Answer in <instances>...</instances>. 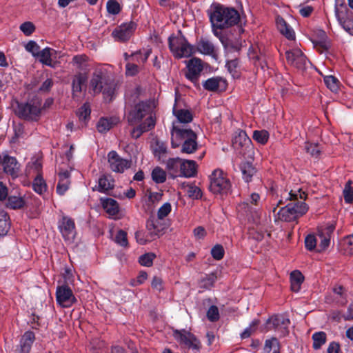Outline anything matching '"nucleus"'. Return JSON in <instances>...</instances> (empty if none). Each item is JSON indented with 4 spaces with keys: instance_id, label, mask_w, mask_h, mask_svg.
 I'll list each match as a JSON object with an SVG mask.
<instances>
[{
    "instance_id": "f257e3e1",
    "label": "nucleus",
    "mask_w": 353,
    "mask_h": 353,
    "mask_svg": "<svg viewBox=\"0 0 353 353\" xmlns=\"http://www.w3.org/2000/svg\"><path fill=\"white\" fill-rule=\"evenodd\" d=\"M210 20L213 29H225L234 26L240 21V14L234 8L216 3L212 6Z\"/></svg>"
},
{
    "instance_id": "f03ea898",
    "label": "nucleus",
    "mask_w": 353,
    "mask_h": 353,
    "mask_svg": "<svg viewBox=\"0 0 353 353\" xmlns=\"http://www.w3.org/2000/svg\"><path fill=\"white\" fill-rule=\"evenodd\" d=\"M171 145L173 148L181 145L182 153L192 154L198 149L197 135L190 128H181L173 123L171 129Z\"/></svg>"
},
{
    "instance_id": "7ed1b4c3",
    "label": "nucleus",
    "mask_w": 353,
    "mask_h": 353,
    "mask_svg": "<svg viewBox=\"0 0 353 353\" xmlns=\"http://www.w3.org/2000/svg\"><path fill=\"white\" fill-rule=\"evenodd\" d=\"M14 114L20 119L28 121H38L42 114L41 99L35 97L26 103L17 102Z\"/></svg>"
},
{
    "instance_id": "20e7f679",
    "label": "nucleus",
    "mask_w": 353,
    "mask_h": 353,
    "mask_svg": "<svg viewBox=\"0 0 353 353\" xmlns=\"http://www.w3.org/2000/svg\"><path fill=\"white\" fill-rule=\"evenodd\" d=\"M90 88L94 94L102 92L104 98L111 101L115 93L116 84L101 72H94L90 80Z\"/></svg>"
},
{
    "instance_id": "39448f33",
    "label": "nucleus",
    "mask_w": 353,
    "mask_h": 353,
    "mask_svg": "<svg viewBox=\"0 0 353 353\" xmlns=\"http://www.w3.org/2000/svg\"><path fill=\"white\" fill-rule=\"evenodd\" d=\"M168 44L170 51L177 59L189 57L193 53L192 46L188 42L181 30L176 34L169 37Z\"/></svg>"
},
{
    "instance_id": "423d86ee",
    "label": "nucleus",
    "mask_w": 353,
    "mask_h": 353,
    "mask_svg": "<svg viewBox=\"0 0 353 353\" xmlns=\"http://www.w3.org/2000/svg\"><path fill=\"white\" fill-rule=\"evenodd\" d=\"M210 190L214 194H228L231 183L223 170L216 169L210 175Z\"/></svg>"
},
{
    "instance_id": "0eeeda50",
    "label": "nucleus",
    "mask_w": 353,
    "mask_h": 353,
    "mask_svg": "<svg viewBox=\"0 0 353 353\" xmlns=\"http://www.w3.org/2000/svg\"><path fill=\"white\" fill-rule=\"evenodd\" d=\"M307 197L305 192H302L299 189L296 192L291 190L289 192H285L284 195L281 196V199L279 201L276 206L274 208L273 212H275L277 207L279 205L284 204L285 201H290L289 205L293 207L294 210H299L300 207L303 205H307L304 201Z\"/></svg>"
},
{
    "instance_id": "6e6552de",
    "label": "nucleus",
    "mask_w": 353,
    "mask_h": 353,
    "mask_svg": "<svg viewBox=\"0 0 353 353\" xmlns=\"http://www.w3.org/2000/svg\"><path fill=\"white\" fill-rule=\"evenodd\" d=\"M234 149L241 155H246L252 150V141L243 130H238L232 139Z\"/></svg>"
},
{
    "instance_id": "1a4fd4ad",
    "label": "nucleus",
    "mask_w": 353,
    "mask_h": 353,
    "mask_svg": "<svg viewBox=\"0 0 353 353\" xmlns=\"http://www.w3.org/2000/svg\"><path fill=\"white\" fill-rule=\"evenodd\" d=\"M152 107L150 102L141 101L135 105L131 110H130L127 119L130 125H134L139 122L144 117L150 114Z\"/></svg>"
},
{
    "instance_id": "9d476101",
    "label": "nucleus",
    "mask_w": 353,
    "mask_h": 353,
    "mask_svg": "<svg viewBox=\"0 0 353 353\" xmlns=\"http://www.w3.org/2000/svg\"><path fill=\"white\" fill-rule=\"evenodd\" d=\"M174 339L189 349L199 350L201 347V343L199 340L190 332L185 330H174L173 331Z\"/></svg>"
},
{
    "instance_id": "9b49d317",
    "label": "nucleus",
    "mask_w": 353,
    "mask_h": 353,
    "mask_svg": "<svg viewBox=\"0 0 353 353\" xmlns=\"http://www.w3.org/2000/svg\"><path fill=\"white\" fill-rule=\"evenodd\" d=\"M308 210L307 205H303L300 207L299 210H294L289 203L285 206L282 207L278 212L279 218L283 221L290 222L296 220L300 216L305 214Z\"/></svg>"
},
{
    "instance_id": "f8f14e48",
    "label": "nucleus",
    "mask_w": 353,
    "mask_h": 353,
    "mask_svg": "<svg viewBox=\"0 0 353 353\" xmlns=\"http://www.w3.org/2000/svg\"><path fill=\"white\" fill-rule=\"evenodd\" d=\"M56 299L57 303L63 307H69L77 301L72 290L68 285L57 287Z\"/></svg>"
},
{
    "instance_id": "ddd939ff",
    "label": "nucleus",
    "mask_w": 353,
    "mask_h": 353,
    "mask_svg": "<svg viewBox=\"0 0 353 353\" xmlns=\"http://www.w3.org/2000/svg\"><path fill=\"white\" fill-rule=\"evenodd\" d=\"M266 323L269 329H274L278 331L282 336H285L289 332L290 319L281 314L272 316L267 321Z\"/></svg>"
},
{
    "instance_id": "4468645a",
    "label": "nucleus",
    "mask_w": 353,
    "mask_h": 353,
    "mask_svg": "<svg viewBox=\"0 0 353 353\" xmlns=\"http://www.w3.org/2000/svg\"><path fill=\"white\" fill-rule=\"evenodd\" d=\"M108 157L110 167L113 172L123 173L125 170L131 167L132 161L120 157L115 151H110Z\"/></svg>"
},
{
    "instance_id": "2eb2a0df",
    "label": "nucleus",
    "mask_w": 353,
    "mask_h": 353,
    "mask_svg": "<svg viewBox=\"0 0 353 353\" xmlns=\"http://www.w3.org/2000/svg\"><path fill=\"white\" fill-rule=\"evenodd\" d=\"M285 57L288 64L299 70H304L307 64V58L300 49L287 50Z\"/></svg>"
},
{
    "instance_id": "dca6fc26",
    "label": "nucleus",
    "mask_w": 353,
    "mask_h": 353,
    "mask_svg": "<svg viewBox=\"0 0 353 353\" xmlns=\"http://www.w3.org/2000/svg\"><path fill=\"white\" fill-rule=\"evenodd\" d=\"M136 27L137 24L133 21L122 23L112 32V35L117 41H126L131 37Z\"/></svg>"
},
{
    "instance_id": "f3484780",
    "label": "nucleus",
    "mask_w": 353,
    "mask_h": 353,
    "mask_svg": "<svg viewBox=\"0 0 353 353\" xmlns=\"http://www.w3.org/2000/svg\"><path fill=\"white\" fill-rule=\"evenodd\" d=\"M202 70L203 65L201 60L197 58H193L190 59L188 63V72L185 74V77L195 85H199V77Z\"/></svg>"
},
{
    "instance_id": "a211bd4d",
    "label": "nucleus",
    "mask_w": 353,
    "mask_h": 353,
    "mask_svg": "<svg viewBox=\"0 0 353 353\" xmlns=\"http://www.w3.org/2000/svg\"><path fill=\"white\" fill-rule=\"evenodd\" d=\"M0 163L2 164L3 172L14 178L17 177L19 172L20 165L16 158L5 154H3V158H0Z\"/></svg>"
},
{
    "instance_id": "6ab92c4d",
    "label": "nucleus",
    "mask_w": 353,
    "mask_h": 353,
    "mask_svg": "<svg viewBox=\"0 0 353 353\" xmlns=\"http://www.w3.org/2000/svg\"><path fill=\"white\" fill-rule=\"evenodd\" d=\"M59 229L65 240H71L75 236V224L74 221L66 216L62 217L59 223Z\"/></svg>"
},
{
    "instance_id": "aec40b11",
    "label": "nucleus",
    "mask_w": 353,
    "mask_h": 353,
    "mask_svg": "<svg viewBox=\"0 0 353 353\" xmlns=\"http://www.w3.org/2000/svg\"><path fill=\"white\" fill-rule=\"evenodd\" d=\"M205 90L210 92H223L227 88L228 83L225 79L221 77L209 78L203 82Z\"/></svg>"
},
{
    "instance_id": "412c9836",
    "label": "nucleus",
    "mask_w": 353,
    "mask_h": 353,
    "mask_svg": "<svg viewBox=\"0 0 353 353\" xmlns=\"http://www.w3.org/2000/svg\"><path fill=\"white\" fill-rule=\"evenodd\" d=\"M34 339L35 336L32 332H26L20 340L19 345L15 349L14 353H29Z\"/></svg>"
},
{
    "instance_id": "4be33fe9",
    "label": "nucleus",
    "mask_w": 353,
    "mask_h": 353,
    "mask_svg": "<svg viewBox=\"0 0 353 353\" xmlns=\"http://www.w3.org/2000/svg\"><path fill=\"white\" fill-rule=\"evenodd\" d=\"M155 125V121L150 114L142 123L134 128L130 132V135L133 139H139L143 132L152 129Z\"/></svg>"
},
{
    "instance_id": "5701e85b",
    "label": "nucleus",
    "mask_w": 353,
    "mask_h": 353,
    "mask_svg": "<svg viewBox=\"0 0 353 353\" xmlns=\"http://www.w3.org/2000/svg\"><path fill=\"white\" fill-rule=\"evenodd\" d=\"M146 228L148 231V236L151 239L159 237L163 234L165 227L158 220L154 218H149L146 223Z\"/></svg>"
},
{
    "instance_id": "b1692460",
    "label": "nucleus",
    "mask_w": 353,
    "mask_h": 353,
    "mask_svg": "<svg viewBox=\"0 0 353 353\" xmlns=\"http://www.w3.org/2000/svg\"><path fill=\"white\" fill-rule=\"evenodd\" d=\"M70 173L68 170L61 171L59 173V180L57 186V192L59 195H63L68 190L70 184Z\"/></svg>"
},
{
    "instance_id": "393cba45",
    "label": "nucleus",
    "mask_w": 353,
    "mask_h": 353,
    "mask_svg": "<svg viewBox=\"0 0 353 353\" xmlns=\"http://www.w3.org/2000/svg\"><path fill=\"white\" fill-rule=\"evenodd\" d=\"M196 174V163L193 160H183L179 176L192 177Z\"/></svg>"
},
{
    "instance_id": "a878e982",
    "label": "nucleus",
    "mask_w": 353,
    "mask_h": 353,
    "mask_svg": "<svg viewBox=\"0 0 353 353\" xmlns=\"http://www.w3.org/2000/svg\"><path fill=\"white\" fill-rule=\"evenodd\" d=\"M276 26L279 32L289 40H293L295 38V33L293 29L286 23L281 17H277Z\"/></svg>"
},
{
    "instance_id": "bb28decb",
    "label": "nucleus",
    "mask_w": 353,
    "mask_h": 353,
    "mask_svg": "<svg viewBox=\"0 0 353 353\" xmlns=\"http://www.w3.org/2000/svg\"><path fill=\"white\" fill-rule=\"evenodd\" d=\"M87 78L85 74L79 73L76 74L72 80V97L75 99L78 97V94L81 93L83 90V86L85 85Z\"/></svg>"
},
{
    "instance_id": "cd10ccee",
    "label": "nucleus",
    "mask_w": 353,
    "mask_h": 353,
    "mask_svg": "<svg viewBox=\"0 0 353 353\" xmlns=\"http://www.w3.org/2000/svg\"><path fill=\"white\" fill-rule=\"evenodd\" d=\"M183 159L179 157L170 158L166 162V168L172 178L179 176Z\"/></svg>"
},
{
    "instance_id": "c85d7f7f",
    "label": "nucleus",
    "mask_w": 353,
    "mask_h": 353,
    "mask_svg": "<svg viewBox=\"0 0 353 353\" xmlns=\"http://www.w3.org/2000/svg\"><path fill=\"white\" fill-rule=\"evenodd\" d=\"M336 14L338 20L343 29L350 34L353 35V13L347 11L345 18L342 17L341 14L336 10Z\"/></svg>"
},
{
    "instance_id": "c756f323",
    "label": "nucleus",
    "mask_w": 353,
    "mask_h": 353,
    "mask_svg": "<svg viewBox=\"0 0 353 353\" xmlns=\"http://www.w3.org/2000/svg\"><path fill=\"white\" fill-rule=\"evenodd\" d=\"M173 114L177 118L179 123H190L193 119L192 114L190 110L181 108L179 109L176 104L173 107Z\"/></svg>"
},
{
    "instance_id": "7c9ffc66",
    "label": "nucleus",
    "mask_w": 353,
    "mask_h": 353,
    "mask_svg": "<svg viewBox=\"0 0 353 353\" xmlns=\"http://www.w3.org/2000/svg\"><path fill=\"white\" fill-rule=\"evenodd\" d=\"M26 205V201L22 196L10 195L8 196L6 206L12 210L22 209Z\"/></svg>"
},
{
    "instance_id": "2f4dec72",
    "label": "nucleus",
    "mask_w": 353,
    "mask_h": 353,
    "mask_svg": "<svg viewBox=\"0 0 353 353\" xmlns=\"http://www.w3.org/2000/svg\"><path fill=\"white\" fill-rule=\"evenodd\" d=\"M101 204L105 212L110 215L114 216L119 212L117 202L111 198L101 199Z\"/></svg>"
},
{
    "instance_id": "473e14b6",
    "label": "nucleus",
    "mask_w": 353,
    "mask_h": 353,
    "mask_svg": "<svg viewBox=\"0 0 353 353\" xmlns=\"http://www.w3.org/2000/svg\"><path fill=\"white\" fill-rule=\"evenodd\" d=\"M198 50L207 55H213L215 52V48L213 43L207 39L201 38L197 43Z\"/></svg>"
},
{
    "instance_id": "72a5a7b5",
    "label": "nucleus",
    "mask_w": 353,
    "mask_h": 353,
    "mask_svg": "<svg viewBox=\"0 0 353 353\" xmlns=\"http://www.w3.org/2000/svg\"><path fill=\"white\" fill-rule=\"evenodd\" d=\"M304 281V276L299 270H294L290 274L291 290L297 292L301 288V285Z\"/></svg>"
},
{
    "instance_id": "f704fd0d",
    "label": "nucleus",
    "mask_w": 353,
    "mask_h": 353,
    "mask_svg": "<svg viewBox=\"0 0 353 353\" xmlns=\"http://www.w3.org/2000/svg\"><path fill=\"white\" fill-rule=\"evenodd\" d=\"M10 220L8 214L0 210V236L6 235L10 228Z\"/></svg>"
},
{
    "instance_id": "c9c22d12",
    "label": "nucleus",
    "mask_w": 353,
    "mask_h": 353,
    "mask_svg": "<svg viewBox=\"0 0 353 353\" xmlns=\"http://www.w3.org/2000/svg\"><path fill=\"white\" fill-rule=\"evenodd\" d=\"M116 124V119L113 118H101L97 125V130L101 133H105L110 130Z\"/></svg>"
},
{
    "instance_id": "e433bc0d",
    "label": "nucleus",
    "mask_w": 353,
    "mask_h": 353,
    "mask_svg": "<svg viewBox=\"0 0 353 353\" xmlns=\"http://www.w3.org/2000/svg\"><path fill=\"white\" fill-rule=\"evenodd\" d=\"M243 177L246 182L251 181L252 177L256 173V169L252 163L246 162L241 165Z\"/></svg>"
},
{
    "instance_id": "4c0bfd02",
    "label": "nucleus",
    "mask_w": 353,
    "mask_h": 353,
    "mask_svg": "<svg viewBox=\"0 0 353 353\" xmlns=\"http://www.w3.org/2000/svg\"><path fill=\"white\" fill-rule=\"evenodd\" d=\"M313 348L319 350L326 342V334L324 332H315L312 335Z\"/></svg>"
},
{
    "instance_id": "58836bf2",
    "label": "nucleus",
    "mask_w": 353,
    "mask_h": 353,
    "mask_svg": "<svg viewBox=\"0 0 353 353\" xmlns=\"http://www.w3.org/2000/svg\"><path fill=\"white\" fill-rule=\"evenodd\" d=\"M273 353H279V343L276 338H272L265 341L264 346V352L265 353H270L271 351Z\"/></svg>"
},
{
    "instance_id": "ea45409f",
    "label": "nucleus",
    "mask_w": 353,
    "mask_h": 353,
    "mask_svg": "<svg viewBox=\"0 0 353 353\" xmlns=\"http://www.w3.org/2000/svg\"><path fill=\"white\" fill-rule=\"evenodd\" d=\"M34 190L39 194H41L47 190V185L41 174H38L33 182Z\"/></svg>"
},
{
    "instance_id": "a19ab883",
    "label": "nucleus",
    "mask_w": 353,
    "mask_h": 353,
    "mask_svg": "<svg viewBox=\"0 0 353 353\" xmlns=\"http://www.w3.org/2000/svg\"><path fill=\"white\" fill-rule=\"evenodd\" d=\"M152 179L157 183H163L166 180V173L160 167H156L152 172Z\"/></svg>"
},
{
    "instance_id": "79ce46f5",
    "label": "nucleus",
    "mask_w": 353,
    "mask_h": 353,
    "mask_svg": "<svg viewBox=\"0 0 353 353\" xmlns=\"http://www.w3.org/2000/svg\"><path fill=\"white\" fill-rule=\"evenodd\" d=\"M51 50H52L51 48H46L41 51L40 50L37 57H40L39 61L42 63L52 67L50 52Z\"/></svg>"
},
{
    "instance_id": "37998d69",
    "label": "nucleus",
    "mask_w": 353,
    "mask_h": 353,
    "mask_svg": "<svg viewBox=\"0 0 353 353\" xmlns=\"http://www.w3.org/2000/svg\"><path fill=\"white\" fill-rule=\"evenodd\" d=\"M216 279V272H212L209 274H206L205 276L201 280V287L205 289H210L214 285Z\"/></svg>"
},
{
    "instance_id": "c03bdc74",
    "label": "nucleus",
    "mask_w": 353,
    "mask_h": 353,
    "mask_svg": "<svg viewBox=\"0 0 353 353\" xmlns=\"http://www.w3.org/2000/svg\"><path fill=\"white\" fill-rule=\"evenodd\" d=\"M239 63V61L238 59L228 61L226 63L228 70L234 78H239L240 77V73L238 70Z\"/></svg>"
},
{
    "instance_id": "a18cd8bd",
    "label": "nucleus",
    "mask_w": 353,
    "mask_h": 353,
    "mask_svg": "<svg viewBox=\"0 0 353 353\" xmlns=\"http://www.w3.org/2000/svg\"><path fill=\"white\" fill-rule=\"evenodd\" d=\"M114 187V181L103 176L99 179V191L105 192Z\"/></svg>"
},
{
    "instance_id": "49530a36",
    "label": "nucleus",
    "mask_w": 353,
    "mask_h": 353,
    "mask_svg": "<svg viewBox=\"0 0 353 353\" xmlns=\"http://www.w3.org/2000/svg\"><path fill=\"white\" fill-rule=\"evenodd\" d=\"M324 83L332 92H336L339 89V81L334 76H326L324 77Z\"/></svg>"
},
{
    "instance_id": "de8ad7c7",
    "label": "nucleus",
    "mask_w": 353,
    "mask_h": 353,
    "mask_svg": "<svg viewBox=\"0 0 353 353\" xmlns=\"http://www.w3.org/2000/svg\"><path fill=\"white\" fill-rule=\"evenodd\" d=\"M153 152L155 157H158L159 159H161V156L165 154L167 152L165 143L159 140L156 141L153 146Z\"/></svg>"
},
{
    "instance_id": "09e8293b",
    "label": "nucleus",
    "mask_w": 353,
    "mask_h": 353,
    "mask_svg": "<svg viewBox=\"0 0 353 353\" xmlns=\"http://www.w3.org/2000/svg\"><path fill=\"white\" fill-rule=\"evenodd\" d=\"M150 53H151V50H145V52H144L143 54H142V52L141 50H139V51H137V52L132 53L130 55V57L132 59V61H134L144 63L148 60Z\"/></svg>"
},
{
    "instance_id": "8fccbe9b",
    "label": "nucleus",
    "mask_w": 353,
    "mask_h": 353,
    "mask_svg": "<svg viewBox=\"0 0 353 353\" xmlns=\"http://www.w3.org/2000/svg\"><path fill=\"white\" fill-rule=\"evenodd\" d=\"M253 139L261 144H265L269 139V133L266 130H255L253 132Z\"/></svg>"
},
{
    "instance_id": "3c124183",
    "label": "nucleus",
    "mask_w": 353,
    "mask_h": 353,
    "mask_svg": "<svg viewBox=\"0 0 353 353\" xmlns=\"http://www.w3.org/2000/svg\"><path fill=\"white\" fill-rule=\"evenodd\" d=\"M156 258L154 253L148 252L139 256V262L143 266L150 267L153 264V261Z\"/></svg>"
},
{
    "instance_id": "603ef678",
    "label": "nucleus",
    "mask_w": 353,
    "mask_h": 353,
    "mask_svg": "<svg viewBox=\"0 0 353 353\" xmlns=\"http://www.w3.org/2000/svg\"><path fill=\"white\" fill-rule=\"evenodd\" d=\"M352 181L349 180L343 190V196L345 203H351L353 201V188L351 187Z\"/></svg>"
},
{
    "instance_id": "864d4df0",
    "label": "nucleus",
    "mask_w": 353,
    "mask_h": 353,
    "mask_svg": "<svg viewBox=\"0 0 353 353\" xmlns=\"http://www.w3.org/2000/svg\"><path fill=\"white\" fill-rule=\"evenodd\" d=\"M91 110L90 105L88 103H84L77 112L79 120L85 121L90 117Z\"/></svg>"
},
{
    "instance_id": "5fc2aeb1",
    "label": "nucleus",
    "mask_w": 353,
    "mask_h": 353,
    "mask_svg": "<svg viewBox=\"0 0 353 353\" xmlns=\"http://www.w3.org/2000/svg\"><path fill=\"white\" fill-rule=\"evenodd\" d=\"M187 194L190 198L193 199H199L202 196L201 189L192 185H188Z\"/></svg>"
},
{
    "instance_id": "6e6d98bb",
    "label": "nucleus",
    "mask_w": 353,
    "mask_h": 353,
    "mask_svg": "<svg viewBox=\"0 0 353 353\" xmlns=\"http://www.w3.org/2000/svg\"><path fill=\"white\" fill-rule=\"evenodd\" d=\"M225 251L223 247L220 244L215 245L211 250L212 256L217 261L222 259L224 256Z\"/></svg>"
},
{
    "instance_id": "4d7b16f0",
    "label": "nucleus",
    "mask_w": 353,
    "mask_h": 353,
    "mask_svg": "<svg viewBox=\"0 0 353 353\" xmlns=\"http://www.w3.org/2000/svg\"><path fill=\"white\" fill-rule=\"evenodd\" d=\"M260 321L259 320H254L250 326L244 330V331L241 333V336L242 339H246L251 336V334L254 332L256 330L257 326L259 325Z\"/></svg>"
},
{
    "instance_id": "13d9d810",
    "label": "nucleus",
    "mask_w": 353,
    "mask_h": 353,
    "mask_svg": "<svg viewBox=\"0 0 353 353\" xmlns=\"http://www.w3.org/2000/svg\"><path fill=\"white\" fill-rule=\"evenodd\" d=\"M106 7L108 12L114 15L119 14L121 11V6L116 0H109Z\"/></svg>"
},
{
    "instance_id": "bf43d9fd",
    "label": "nucleus",
    "mask_w": 353,
    "mask_h": 353,
    "mask_svg": "<svg viewBox=\"0 0 353 353\" xmlns=\"http://www.w3.org/2000/svg\"><path fill=\"white\" fill-rule=\"evenodd\" d=\"M172 206L171 204L168 202L165 203L157 212V217L158 219L162 220L165 216H167L171 212Z\"/></svg>"
},
{
    "instance_id": "052dcab7",
    "label": "nucleus",
    "mask_w": 353,
    "mask_h": 353,
    "mask_svg": "<svg viewBox=\"0 0 353 353\" xmlns=\"http://www.w3.org/2000/svg\"><path fill=\"white\" fill-rule=\"evenodd\" d=\"M305 150L311 156L317 158L321 153L319 146L316 143H305Z\"/></svg>"
},
{
    "instance_id": "680f3d73",
    "label": "nucleus",
    "mask_w": 353,
    "mask_h": 353,
    "mask_svg": "<svg viewBox=\"0 0 353 353\" xmlns=\"http://www.w3.org/2000/svg\"><path fill=\"white\" fill-rule=\"evenodd\" d=\"M207 317L212 322L218 321L219 319L218 307L215 305L210 306L207 312Z\"/></svg>"
},
{
    "instance_id": "e2e57ef3",
    "label": "nucleus",
    "mask_w": 353,
    "mask_h": 353,
    "mask_svg": "<svg viewBox=\"0 0 353 353\" xmlns=\"http://www.w3.org/2000/svg\"><path fill=\"white\" fill-rule=\"evenodd\" d=\"M115 241L117 243L119 244L121 246H127L128 244L127 239V233L125 231L120 230L115 236Z\"/></svg>"
},
{
    "instance_id": "0e129e2a",
    "label": "nucleus",
    "mask_w": 353,
    "mask_h": 353,
    "mask_svg": "<svg viewBox=\"0 0 353 353\" xmlns=\"http://www.w3.org/2000/svg\"><path fill=\"white\" fill-rule=\"evenodd\" d=\"M20 30L26 35L29 36L33 33L35 30L34 25L30 21L24 22L20 26Z\"/></svg>"
},
{
    "instance_id": "69168bd1",
    "label": "nucleus",
    "mask_w": 353,
    "mask_h": 353,
    "mask_svg": "<svg viewBox=\"0 0 353 353\" xmlns=\"http://www.w3.org/2000/svg\"><path fill=\"white\" fill-rule=\"evenodd\" d=\"M26 50L28 52H31L34 57H37L40 51V47L35 41H30L26 45Z\"/></svg>"
},
{
    "instance_id": "338daca9",
    "label": "nucleus",
    "mask_w": 353,
    "mask_h": 353,
    "mask_svg": "<svg viewBox=\"0 0 353 353\" xmlns=\"http://www.w3.org/2000/svg\"><path fill=\"white\" fill-rule=\"evenodd\" d=\"M319 235L321 238V243L319 244V252L325 250L328 248L330 244V236L325 235L323 232L318 231Z\"/></svg>"
},
{
    "instance_id": "774afa93",
    "label": "nucleus",
    "mask_w": 353,
    "mask_h": 353,
    "mask_svg": "<svg viewBox=\"0 0 353 353\" xmlns=\"http://www.w3.org/2000/svg\"><path fill=\"white\" fill-rule=\"evenodd\" d=\"M88 61V57L85 54L76 55L72 59V62L78 68H82Z\"/></svg>"
}]
</instances>
